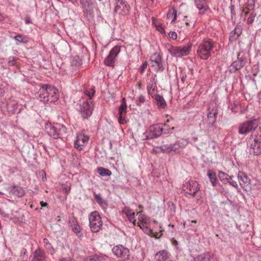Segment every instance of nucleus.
I'll return each instance as SVG.
<instances>
[{
  "mask_svg": "<svg viewBox=\"0 0 261 261\" xmlns=\"http://www.w3.org/2000/svg\"><path fill=\"white\" fill-rule=\"evenodd\" d=\"M58 90L54 86L48 84L42 85L37 92V96L40 101L44 103L54 102L59 98Z\"/></svg>",
  "mask_w": 261,
  "mask_h": 261,
  "instance_id": "1",
  "label": "nucleus"
},
{
  "mask_svg": "<svg viewBox=\"0 0 261 261\" xmlns=\"http://www.w3.org/2000/svg\"><path fill=\"white\" fill-rule=\"evenodd\" d=\"M256 133H252L247 141L250 154L258 155L261 153V128Z\"/></svg>",
  "mask_w": 261,
  "mask_h": 261,
  "instance_id": "2",
  "label": "nucleus"
},
{
  "mask_svg": "<svg viewBox=\"0 0 261 261\" xmlns=\"http://www.w3.org/2000/svg\"><path fill=\"white\" fill-rule=\"evenodd\" d=\"M214 47V42L210 39H204L199 44L197 53L201 59L206 60L211 57V50Z\"/></svg>",
  "mask_w": 261,
  "mask_h": 261,
  "instance_id": "3",
  "label": "nucleus"
},
{
  "mask_svg": "<svg viewBox=\"0 0 261 261\" xmlns=\"http://www.w3.org/2000/svg\"><path fill=\"white\" fill-rule=\"evenodd\" d=\"M45 129L47 134L54 139L59 138L66 133V127L60 123H46Z\"/></svg>",
  "mask_w": 261,
  "mask_h": 261,
  "instance_id": "4",
  "label": "nucleus"
},
{
  "mask_svg": "<svg viewBox=\"0 0 261 261\" xmlns=\"http://www.w3.org/2000/svg\"><path fill=\"white\" fill-rule=\"evenodd\" d=\"M187 142L186 140L176 141L174 143L170 144H164L160 148L163 153H169L172 151L178 153L187 145Z\"/></svg>",
  "mask_w": 261,
  "mask_h": 261,
  "instance_id": "5",
  "label": "nucleus"
},
{
  "mask_svg": "<svg viewBox=\"0 0 261 261\" xmlns=\"http://www.w3.org/2000/svg\"><path fill=\"white\" fill-rule=\"evenodd\" d=\"M83 15L88 21L94 17V5L93 0H80Z\"/></svg>",
  "mask_w": 261,
  "mask_h": 261,
  "instance_id": "6",
  "label": "nucleus"
},
{
  "mask_svg": "<svg viewBox=\"0 0 261 261\" xmlns=\"http://www.w3.org/2000/svg\"><path fill=\"white\" fill-rule=\"evenodd\" d=\"M89 220L91 231L93 232L99 231L102 226V222L98 213L96 211L92 212L89 216Z\"/></svg>",
  "mask_w": 261,
  "mask_h": 261,
  "instance_id": "7",
  "label": "nucleus"
},
{
  "mask_svg": "<svg viewBox=\"0 0 261 261\" xmlns=\"http://www.w3.org/2000/svg\"><path fill=\"white\" fill-rule=\"evenodd\" d=\"M191 48V44L184 46H171L168 49V51L172 57L181 58L182 56H187L189 54Z\"/></svg>",
  "mask_w": 261,
  "mask_h": 261,
  "instance_id": "8",
  "label": "nucleus"
},
{
  "mask_svg": "<svg viewBox=\"0 0 261 261\" xmlns=\"http://www.w3.org/2000/svg\"><path fill=\"white\" fill-rule=\"evenodd\" d=\"M258 125V121L253 119L246 121L240 125L238 133L240 134H247L255 130Z\"/></svg>",
  "mask_w": 261,
  "mask_h": 261,
  "instance_id": "9",
  "label": "nucleus"
},
{
  "mask_svg": "<svg viewBox=\"0 0 261 261\" xmlns=\"http://www.w3.org/2000/svg\"><path fill=\"white\" fill-rule=\"evenodd\" d=\"M165 128H163V125L162 124H155L150 126L148 129V132L146 133L147 138L148 139H152L159 137L164 132Z\"/></svg>",
  "mask_w": 261,
  "mask_h": 261,
  "instance_id": "10",
  "label": "nucleus"
},
{
  "mask_svg": "<svg viewBox=\"0 0 261 261\" xmlns=\"http://www.w3.org/2000/svg\"><path fill=\"white\" fill-rule=\"evenodd\" d=\"M246 58L242 55L241 53H239L237 56V59L233 62L228 67V70L230 73H234L237 71L242 68L245 65Z\"/></svg>",
  "mask_w": 261,
  "mask_h": 261,
  "instance_id": "11",
  "label": "nucleus"
},
{
  "mask_svg": "<svg viewBox=\"0 0 261 261\" xmlns=\"http://www.w3.org/2000/svg\"><path fill=\"white\" fill-rule=\"evenodd\" d=\"M112 251L117 257L121 258L123 260H126L129 258V249L121 245L115 246L112 249Z\"/></svg>",
  "mask_w": 261,
  "mask_h": 261,
  "instance_id": "12",
  "label": "nucleus"
},
{
  "mask_svg": "<svg viewBox=\"0 0 261 261\" xmlns=\"http://www.w3.org/2000/svg\"><path fill=\"white\" fill-rule=\"evenodd\" d=\"M130 9V6L125 1L123 0H116L114 13L121 15H126L128 14Z\"/></svg>",
  "mask_w": 261,
  "mask_h": 261,
  "instance_id": "13",
  "label": "nucleus"
},
{
  "mask_svg": "<svg viewBox=\"0 0 261 261\" xmlns=\"http://www.w3.org/2000/svg\"><path fill=\"white\" fill-rule=\"evenodd\" d=\"M80 112L84 119H88L93 112V105L92 101H84L80 105Z\"/></svg>",
  "mask_w": 261,
  "mask_h": 261,
  "instance_id": "14",
  "label": "nucleus"
},
{
  "mask_svg": "<svg viewBox=\"0 0 261 261\" xmlns=\"http://www.w3.org/2000/svg\"><path fill=\"white\" fill-rule=\"evenodd\" d=\"M120 51V46L117 45L113 47L105 60V64L108 66L113 67L116 60V57Z\"/></svg>",
  "mask_w": 261,
  "mask_h": 261,
  "instance_id": "15",
  "label": "nucleus"
},
{
  "mask_svg": "<svg viewBox=\"0 0 261 261\" xmlns=\"http://www.w3.org/2000/svg\"><path fill=\"white\" fill-rule=\"evenodd\" d=\"M200 186L197 181L195 180H189L183 186V190L189 194L195 196L199 190Z\"/></svg>",
  "mask_w": 261,
  "mask_h": 261,
  "instance_id": "16",
  "label": "nucleus"
},
{
  "mask_svg": "<svg viewBox=\"0 0 261 261\" xmlns=\"http://www.w3.org/2000/svg\"><path fill=\"white\" fill-rule=\"evenodd\" d=\"M151 66L154 67L157 71H163L164 68L162 62V57L160 54L154 53L150 57Z\"/></svg>",
  "mask_w": 261,
  "mask_h": 261,
  "instance_id": "17",
  "label": "nucleus"
},
{
  "mask_svg": "<svg viewBox=\"0 0 261 261\" xmlns=\"http://www.w3.org/2000/svg\"><path fill=\"white\" fill-rule=\"evenodd\" d=\"M7 190L10 195L17 197H22L25 194L24 190L19 186H11L9 187Z\"/></svg>",
  "mask_w": 261,
  "mask_h": 261,
  "instance_id": "18",
  "label": "nucleus"
},
{
  "mask_svg": "<svg viewBox=\"0 0 261 261\" xmlns=\"http://www.w3.org/2000/svg\"><path fill=\"white\" fill-rule=\"evenodd\" d=\"M238 178L241 187L245 189L250 184V179L247 174L243 172L239 171L238 174Z\"/></svg>",
  "mask_w": 261,
  "mask_h": 261,
  "instance_id": "19",
  "label": "nucleus"
},
{
  "mask_svg": "<svg viewBox=\"0 0 261 261\" xmlns=\"http://www.w3.org/2000/svg\"><path fill=\"white\" fill-rule=\"evenodd\" d=\"M32 261H46V255L44 250L37 248L33 253Z\"/></svg>",
  "mask_w": 261,
  "mask_h": 261,
  "instance_id": "20",
  "label": "nucleus"
},
{
  "mask_svg": "<svg viewBox=\"0 0 261 261\" xmlns=\"http://www.w3.org/2000/svg\"><path fill=\"white\" fill-rule=\"evenodd\" d=\"M89 138L86 136L84 135H79L74 141V147L80 150H82L85 143L87 142Z\"/></svg>",
  "mask_w": 261,
  "mask_h": 261,
  "instance_id": "21",
  "label": "nucleus"
},
{
  "mask_svg": "<svg viewBox=\"0 0 261 261\" xmlns=\"http://www.w3.org/2000/svg\"><path fill=\"white\" fill-rule=\"evenodd\" d=\"M242 32V25L239 23L236 26L234 30L230 32L229 35V41L230 42L235 41L240 37Z\"/></svg>",
  "mask_w": 261,
  "mask_h": 261,
  "instance_id": "22",
  "label": "nucleus"
},
{
  "mask_svg": "<svg viewBox=\"0 0 261 261\" xmlns=\"http://www.w3.org/2000/svg\"><path fill=\"white\" fill-rule=\"evenodd\" d=\"M208 112L207 113V125L209 127L214 126L216 121V118L218 115L217 110L216 109H212L211 111L208 109Z\"/></svg>",
  "mask_w": 261,
  "mask_h": 261,
  "instance_id": "23",
  "label": "nucleus"
},
{
  "mask_svg": "<svg viewBox=\"0 0 261 261\" xmlns=\"http://www.w3.org/2000/svg\"><path fill=\"white\" fill-rule=\"evenodd\" d=\"M148 93L152 97H153L154 95L156 94L157 90L156 80L154 77H151L150 78V82L147 87Z\"/></svg>",
  "mask_w": 261,
  "mask_h": 261,
  "instance_id": "24",
  "label": "nucleus"
},
{
  "mask_svg": "<svg viewBox=\"0 0 261 261\" xmlns=\"http://www.w3.org/2000/svg\"><path fill=\"white\" fill-rule=\"evenodd\" d=\"M196 261H215L214 254L210 251L205 252L198 255Z\"/></svg>",
  "mask_w": 261,
  "mask_h": 261,
  "instance_id": "25",
  "label": "nucleus"
},
{
  "mask_svg": "<svg viewBox=\"0 0 261 261\" xmlns=\"http://www.w3.org/2000/svg\"><path fill=\"white\" fill-rule=\"evenodd\" d=\"M68 221L72 230L75 233H80L81 229L76 218L74 217H70Z\"/></svg>",
  "mask_w": 261,
  "mask_h": 261,
  "instance_id": "26",
  "label": "nucleus"
},
{
  "mask_svg": "<svg viewBox=\"0 0 261 261\" xmlns=\"http://www.w3.org/2000/svg\"><path fill=\"white\" fill-rule=\"evenodd\" d=\"M18 108V101L13 97H11L7 102V108L10 111L15 112Z\"/></svg>",
  "mask_w": 261,
  "mask_h": 261,
  "instance_id": "27",
  "label": "nucleus"
},
{
  "mask_svg": "<svg viewBox=\"0 0 261 261\" xmlns=\"http://www.w3.org/2000/svg\"><path fill=\"white\" fill-rule=\"evenodd\" d=\"M197 8L202 12L208 9L206 0H194Z\"/></svg>",
  "mask_w": 261,
  "mask_h": 261,
  "instance_id": "28",
  "label": "nucleus"
},
{
  "mask_svg": "<svg viewBox=\"0 0 261 261\" xmlns=\"http://www.w3.org/2000/svg\"><path fill=\"white\" fill-rule=\"evenodd\" d=\"M153 98L155 100L158 108L164 109L166 107V102L162 96L156 94Z\"/></svg>",
  "mask_w": 261,
  "mask_h": 261,
  "instance_id": "29",
  "label": "nucleus"
},
{
  "mask_svg": "<svg viewBox=\"0 0 261 261\" xmlns=\"http://www.w3.org/2000/svg\"><path fill=\"white\" fill-rule=\"evenodd\" d=\"M168 254L166 250H163L158 252L155 255V257L158 261H165L168 258Z\"/></svg>",
  "mask_w": 261,
  "mask_h": 261,
  "instance_id": "30",
  "label": "nucleus"
},
{
  "mask_svg": "<svg viewBox=\"0 0 261 261\" xmlns=\"http://www.w3.org/2000/svg\"><path fill=\"white\" fill-rule=\"evenodd\" d=\"M85 261H105V258L102 256L95 254L87 257Z\"/></svg>",
  "mask_w": 261,
  "mask_h": 261,
  "instance_id": "31",
  "label": "nucleus"
},
{
  "mask_svg": "<svg viewBox=\"0 0 261 261\" xmlns=\"http://www.w3.org/2000/svg\"><path fill=\"white\" fill-rule=\"evenodd\" d=\"M97 172L102 176H110L112 174V172L109 169L101 167L97 168Z\"/></svg>",
  "mask_w": 261,
  "mask_h": 261,
  "instance_id": "32",
  "label": "nucleus"
},
{
  "mask_svg": "<svg viewBox=\"0 0 261 261\" xmlns=\"http://www.w3.org/2000/svg\"><path fill=\"white\" fill-rule=\"evenodd\" d=\"M218 177L220 180L223 184H227L228 182V179H230V176L228 174L219 171L218 173Z\"/></svg>",
  "mask_w": 261,
  "mask_h": 261,
  "instance_id": "33",
  "label": "nucleus"
},
{
  "mask_svg": "<svg viewBox=\"0 0 261 261\" xmlns=\"http://www.w3.org/2000/svg\"><path fill=\"white\" fill-rule=\"evenodd\" d=\"M207 175L213 186H215L217 184V177L216 174L213 171L209 170L207 172Z\"/></svg>",
  "mask_w": 261,
  "mask_h": 261,
  "instance_id": "34",
  "label": "nucleus"
},
{
  "mask_svg": "<svg viewBox=\"0 0 261 261\" xmlns=\"http://www.w3.org/2000/svg\"><path fill=\"white\" fill-rule=\"evenodd\" d=\"M43 243H44L45 247L47 250L48 252H49L50 254H53L55 252L54 249L51 244L48 242V240L47 239H44Z\"/></svg>",
  "mask_w": 261,
  "mask_h": 261,
  "instance_id": "35",
  "label": "nucleus"
},
{
  "mask_svg": "<svg viewBox=\"0 0 261 261\" xmlns=\"http://www.w3.org/2000/svg\"><path fill=\"white\" fill-rule=\"evenodd\" d=\"M13 38L17 42V43H26L28 42V38L21 34H18L14 36Z\"/></svg>",
  "mask_w": 261,
  "mask_h": 261,
  "instance_id": "36",
  "label": "nucleus"
},
{
  "mask_svg": "<svg viewBox=\"0 0 261 261\" xmlns=\"http://www.w3.org/2000/svg\"><path fill=\"white\" fill-rule=\"evenodd\" d=\"M94 197L95 201L98 203L100 206H103L106 204L105 201L103 199V198L101 197L100 194H96L95 192L94 193Z\"/></svg>",
  "mask_w": 261,
  "mask_h": 261,
  "instance_id": "37",
  "label": "nucleus"
},
{
  "mask_svg": "<svg viewBox=\"0 0 261 261\" xmlns=\"http://www.w3.org/2000/svg\"><path fill=\"white\" fill-rule=\"evenodd\" d=\"M127 105L126 103V99L124 97L122 100V103L119 108V113L125 114L126 112Z\"/></svg>",
  "mask_w": 261,
  "mask_h": 261,
  "instance_id": "38",
  "label": "nucleus"
},
{
  "mask_svg": "<svg viewBox=\"0 0 261 261\" xmlns=\"http://www.w3.org/2000/svg\"><path fill=\"white\" fill-rule=\"evenodd\" d=\"M20 259L21 261H28L29 257L28 255V252L26 249L23 248L21 250Z\"/></svg>",
  "mask_w": 261,
  "mask_h": 261,
  "instance_id": "39",
  "label": "nucleus"
},
{
  "mask_svg": "<svg viewBox=\"0 0 261 261\" xmlns=\"http://www.w3.org/2000/svg\"><path fill=\"white\" fill-rule=\"evenodd\" d=\"M255 0H248L246 5V8L249 10H252L254 9L255 6Z\"/></svg>",
  "mask_w": 261,
  "mask_h": 261,
  "instance_id": "40",
  "label": "nucleus"
},
{
  "mask_svg": "<svg viewBox=\"0 0 261 261\" xmlns=\"http://www.w3.org/2000/svg\"><path fill=\"white\" fill-rule=\"evenodd\" d=\"M256 15V13H255L254 12H252L250 13L249 16L247 19V23L249 24H252L253 23Z\"/></svg>",
  "mask_w": 261,
  "mask_h": 261,
  "instance_id": "41",
  "label": "nucleus"
},
{
  "mask_svg": "<svg viewBox=\"0 0 261 261\" xmlns=\"http://www.w3.org/2000/svg\"><path fill=\"white\" fill-rule=\"evenodd\" d=\"M122 213H124L127 217L130 215L135 216V213L133 212L132 210H130L129 207H125L122 211Z\"/></svg>",
  "mask_w": 261,
  "mask_h": 261,
  "instance_id": "42",
  "label": "nucleus"
},
{
  "mask_svg": "<svg viewBox=\"0 0 261 261\" xmlns=\"http://www.w3.org/2000/svg\"><path fill=\"white\" fill-rule=\"evenodd\" d=\"M230 11L231 15V20L233 21H235L236 18V13L235 11V6L234 5H232L230 6Z\"/></svg>",
  "mask_w": 261,
  "mask_h": 261,
  "instance_id": "43",
  "label": "nucleus"
},
{
  "mask_svg": "<svg viewBox=\"0 0 261 261\" xmlns=\"http://www.w3.org/2000/svg\"><path fill=\"white\" fill-rule=\"evenodd\" d=\"M137 215H138V219L139 222L146 223V217L144 214H142V213L140 212L137 213Z\"/></svg>",
  "mask_w": 261,
  "mask_h": 261,
  "instance_id": "44",
  "label": "nucleus"
},
{
  "mask_svg": "<svg viewBox=\"0 0 261 261\" xmlns=\"http://www.w3.org/2000/svg\"><path fill=\"white\" fill-rule=\"evenodd\" d=\"M176 15H177V11H176V10H175L174 9L173 10L172 13H171L170 11L167 14V17L168 18H169L170 16H172V17L173 16V19L172 20V22H174V21H175V20L176 19Z\"/></svg>",
  "mask_w": 261,
  "mask_h": 261,
  "instance_id": "45",
  "label": "nucleus"
},
{
  "mask_svg": "<svg viewBox=\"0 0 261 261\" xmlns=\"http://www.w3.org/2000/svg\"><path fill=\"white\" fill-rule=\"evenodd\" d=\"M119 122L120 124H124L126 122V121L125 119V114L123 113H119Z\"/></svg>",
  "mask_w": 261,
  "mask_h": 261,
  "instance_id": "46",
  "label": "nucleus"
},
{
  "mask_svg": "<svg viewBox=\"0 0 261 261\" xmlns=\"http://www.w3.org/2000/svg\"><path fill=\"white\" fill-rule=\"evenodd\" d=\"M16 64V58L10 57L8 59V64L9 66H13Z\"/></svg>",
  "mask_w": 261,
  "mask_h": 261,
  "instance_id": "47",
  "label": "nucleus"
},
{
  "mask_svg": "<svg viewBox=\"0 0 261 261\" xmlns=\"http://www.w3.org/2000/svg\"><path fill=\"white\" fill-rule=\"evenodd\" d=\"M145 101V98L143 95H140L138 98V100H137V104L138 105H139L141 103H144Z\"/></svg>",
  "mask_w": 261,
  "mask_h": 261,
  "instance_id": "48",
  "label": "nucleus"
},
{
  "mask_svg": "<svg viewBox=\"0 0 261 261\" xmlns=\"http://www.w3.org/2000/svg\"><path fill=\"white\" fill-rule=\"evenodd\" d=\"M92 90V92H91L90 91H88V90H86L85 91L84 93L85 94L89 97L90 99L91 100L92 99V96L94 95L95 94V91L94 90Z\"/></svg>",
  "mask_w": 261,
  "mask_h": 261,
  "instance_id": "49",
  "label": "nucleus"
},
{
  "mask_svg": "<svg viewBox=\"0 0 261 261\" xmlns=\"http://www.w3.org/2000/svg\"><path fill=\"white\" fill-rule=\"evenodd\" d=\"M227 183H229L230 185H231V186H232L233 187H234L236 188H237L238 187L237 182L232 179V178L230 176V179H228Z\"/></svg>",
  "mask_w": 261,
  "mask_h": 261,
  "instance_id": "50",
  "label": "nucleus"
},
{
  "mask_svg": "<svg viewBox=\"0 0 261 261\" xmlns=\"http://www.w3.org/2000/svg\"><path fill=\"white\" fill-rule=\"evenodd\" d=\"M147 63L146 61H145L140 68V71L141 73H142L144 72V70L147 68Z\"/></svg>",
  "mask_w": 261,
  "mask_h": 261,
  "instance_id": "51",
  "label": "nucleus"
},
{
  "mask_svg": "<svg viewBox=\"0 0 261 261\" xmlns=\"http://www.w3.org/2000/svg\"><path fill=\"white\" fill-rule=\"evenodd\" d=\"M168 35L170 38L173 39H176L177 38V34L175 32H170Z\"/></svg>",
  "mask_w": 261,
  "mask_h": 261,
  "instance_id": "52",
  "label": "nucleus"
},
{
  "mask_svg": "<svg viewBox=\"0 0 261 261\" xmlns=\"http://www.w3.org/2000/svg\"><path fill=\"white\" fill-rule=\"evenodd\" d=\"M156 29L162 34L165 33V29L161 24L156 25Z\"/></svg>",
  "mask_w": 261,
  "mask_h": 261,
  "instance_id": "53",
  "label": "nucleus"
},
{
  "mask_svg": "<svg viewBox=\"0 0 261 261\" xmlns=\"http://www.w3.org/2000/svg\"><path fill=\"white\" fill-rule=\"evenodd\" d=\"M135 216L130 215L128 217H127L129 221L130 222H132L134 225H136V220L135 219Z\"/></svg>",
  "mask_w": 261,
  "mask_h": 261,
  "instance_id": "54",
  "label": "nucleus"
},
{
  "mask_svg": "<svg viewBox=\"0 0 261 261\" xmlns=\"http://www.w3.org/2000/svg\"><path fill=\"white\" fill-rule=\"evenodd\" d=\"M25 23L27 24L32 23V21L30 16L29 15H27L25 17Z\"/></svg>",
  "mask_w": 261,
  "mask_h": 261,
  "instance_id": "55",
  "label": "nucleus"
},
{
  "mask_svg": "<svg viewBox=\"0 0 261 261\" xmlns=\"http://www.w3.org/2000/svg\"><path fill=\"white\" fill-rule=\"evenodd\" d=\"M171 243L173 246H174L175 247L177 248L178 243L177 241H176L174 238H172L171 239Z\"/></svg>",
  "mask_w": 261,
  "mask_h": 261,
  "instance_id": "56",
  "label": "nucleus"
},
{
  "mask_svg": "<svg viewBox=\"0 0 261 261\" xmlns=\"http://www.w3.org/2000/svg\"><path fill=\"white\" fill-rule=\"evenodd\" d=\"M40 176L42 177V180H45L46 175V173L43 170L40 171Z\"/></svg>",
  "mask_w": 261,
  "mask_h": 261,
  "instance_id": "57",
  "label": "nucleus"
},
{
  "mask_svg": "<svg viewBox=\"0 0 261 261\" xmlns=\"http://www.w3.org/2000/svg\"><path fill=\"white\" fill-rule=\"evenodd\" d=\"M56 221H57V223H58V224L59 225H60L61 224H62L63 223L62 222V220H61V217L60 216H58L56 219Z\"/></svg>",
  "mask_w": 261,
  "mask_h": 261,
  "instance_id": "58",
  "label": "nucleus"
},
{
  "mask_svg": "<svg viewBox=\"0 0 261 261\" xmlns=\"http://www.w3.org/2000/svg\"><path fill=\"white\" fill-rule=\"evenodd\" d=\"M60 261H74V259L70 257H66L62 258Z\"/></svg>",
  "mask_w": 261,
  "mask_h": 261,
  "instance_id": "59",
  "label": "nucleus"
},
{
  "mask_svg": "<svg viewBox=\"0 0 261 261\" xmlns=\"http://www.w3.org/2000/svg\"><path fill=\"white\" fill-rule=\"evenodd\" d=\"M40 204L42 207H45L48 205L47 202H43V201L40 202Z\"/></svg>",
  "mask_w": 261,
  "mask_h": 261,
  "instance_id": "60",
  "label": "nucleus"
},
{
  "mask_svg": "<svg viewBox=\"0 0 261 261\" xmlns=\"http://www.w3.org/2000/svg\"><path fill=\"white\" fill-rule=\"evenodd\" d=\"M4 92V88L3 87V85H0V95L2 94Z\"/></svg>",
  "mask_w": 261,
  "mask_h": 261,
  "instance_id": "61",
  "label": "nucleus"
},
{
  "mask_svg": "<svg viewBox=\"0 0 261 261\" xmlns=\"http://www.w3.org/2000/svg\"><path fill=\"white\" fill-rule=\"evenodd\" d=\"M143 222H138V226H139L140 228H142V227L144 226V224L143 223Z\"/></svg>",
  "mask_w": 261,
  "mask_h": 261,
  "instance_id": "62",
  "label": "nucleus"
},
{
  "mask_svg": "<svg viewBox=\"0 0 261 261\" xmlns=\"http://www.w3.org/2000/svg\"><path fill=\"white\" fill-rule=\"evenodd\" d=\"M186 78V75H182V77H181V81H182V82L184 83L185 79Z\"/></svg>",
  "mask_w": 261,
  "mask_h": 261,
  "instance_id": "63",
  "label": "nucleus"
},
{
  "mask_svg": "<svg viewBox=\"0 0 261 261\" xmlns=\"http://www.w3.org/2000/svg\"><path fill=\"white\" fill-rule=\"evenodd\" d=\"M4 20V17L1 13H0V22Z\"/></svg>",
  "mask_w": 261,
  "mask_h": 261,
  "instance_id": "64",
  "label": "nucleus"
}]
</instances>
